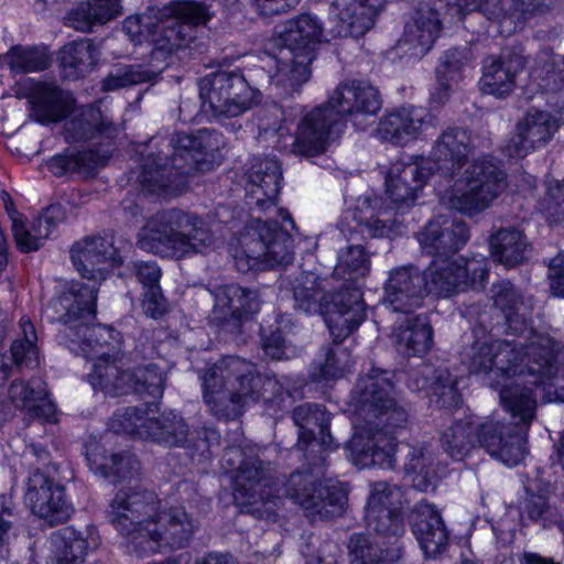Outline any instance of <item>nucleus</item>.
<instances>
[{"mask_svg":"<svg viewBox=\"0 0 564 564\" xmlns=\"http://www.w3.org/2000/svg\"><path fill=\"white\" fill-rule=\"evenodd\" d=\"M524 67L523 58L516 54L489 57L480 79L481 90L497 97L509 95L517 74Z\"/></svg>","mask_w":564,"mask_h":564,"instance_id":"c03bdc74","label":"nucleus"},{"mask_svg":"<svg viewBox=\"0 0 564 564\" xmlns=\"http://www.w3.org/2000/svg\"><path fill=\"white\" fill-rule=\"evenodd\" d=\"M250 267L274 269L286 267L294 260V242L288 229L276 220L252 219L241 238Z\"/></svg>","mask_w":564,"mask_h":564,"instance_id":"2eb2a0df","label":"nucleus"},{"mask_svg":"<svg viewBox=\"0 0 564 564\" xmlns=\"http://www.w3.org/2000/svg\"><path fill=\"white\" fill-rule=\"evenodd\" d=\"M406 506L404 491L398 485L384 480L370 484L367 510H404Z\"/></svg>","mask_w":564,"mask_h":564,"instance_id":"680f3d73","label":"nucleus"},{"mask_svg":"<svg viewBox=\"0 0 564 564\" xmlns=\"http://www.w3.org/2000/svg\"><path fill=\"white\" fill-rule=\"evenodd\" d=\"M335 25L329 28L332 37H358L375 24L383 8V0H332Z\"/></svg>","mask_w":564,"mask_h":564,"instance_id":"7c9ffc66","label":"nucleus"},{"mask_svg":"<svg viewBox=\"0 0 564 564\" xmlns=\"http://www.w3.org/2000/svg\"><path fill=\"white\" fill-rule=\"evenodd\" d=\"M9 398L32 419L50 422L55 415V404L50 400L46 383L41 378L13 380L9 387Z\"/></svg>","mask_w":564,"mask_h":564,"instance_id":"ea45409f","label":"nucleus"},{"mask_svg":"<svg viewBox=\"0 0 564 564\" xmlns=\"http://www.w3.org/2000/svg\"><path fill=\"white\" fill-rule=\"evenodd\" d=\"M153 73L140 65H122L112 69L102 80V89L107 91L127 88L149 82Z\"/></svg>","mask_w":564,"mask_h":564,"instance_id":"69168bd1","label":"nucleus"},{"mask_svg":"<svg viewBox=\"0 0 564 564\" xmlns=\"http://www.w3.org/2000/svg\"><path fill=\"white\" fill-rule=\"evenodd\" d=\"M412 530L427 557L442 553L448 543L444 521L433 505L419 502L412 513Z\"/></svg>","mask_w":564,"mask_h":564,"instance_id":"4c0bfd02","label":"nucleus"},{"mask_svg":"<svg viewBox=\"0 0 564 564\" xmlns=\"http://www.w3.org/2000/svg\"><path fill=\"white\" fill-rule=\"evenodd\" d=\"M416 239L422 250L434 258H451L469 240V229L462 219L438 216L416 234Z\"/></svg>","mask_w":564,"mask_h":564,"instance_id":"bb28decb","label":"nucleus"},{"mask_svg":"<svg viewBox=\"0 0 564 564\" xmlns=\"http://www.w3.org/2000/svg\"><path fill=\"white\" fill-rule=\"evenodd\" d=\"M328 105L335 108L340 119L348 116L358 124L359 117L377 115L381 100L378 89L371 84L352 79L337 85L328 97Z\"/></svg>","mask_w":564,"mask_h":564,"instance_id":"c756f323","label":"nucleus"},{"mask_svg":"<svg viewBox=\"0 0 564 564\" xmlns=\"http://www.w3.org/2000/svg\"><path fill=\"white\" fill-rule=\"evenodd\" d=\"M328 30L324 29L316 15L299 14L284 23V29L279 37L281 48L289 50L304 59L314 61L319 45L334 39Z\"/></svg>","mask_w":564,"mask_h":564,"instance_id":"c85d7f7f","label":"nucleus"},{"mask_svg":"<svg viewBox=\"0 0 564 564\" xmlns=\"http://www.w3.org/2000/svg\"><path fill=\"white\" fill-rule=\"evenodd\" d=\"M426 115L416 108H400L381 118L376 129L377 137L394 145H405L416 139Z\"/></svg>","mask_w":564,"mask_h":564,"instance_id":"37998d69","label":"nucleus"},{"mask_svg":"<svg viewBox=\"0 0 564 564\" xmlns=\"http://www.w3.org/2000/svg\"><path fill=\"white\" fill-rule=\"evenodd\" d=\"M401 452L405 455L404 470L412 475L413 488L419 491H429L436 486L437 475L433 462L422 447L403 445Z\"/></svg>","mask_w":564,"mask_h":564,"instance_id":"5fc2aeb1","label":"nucleus"},{"mask_svg":"<svg viewBox=\"0 0 564 564\" xmlns=\"http://www.w3.org/2000/svg\"><path fill=\"white\" fill-rule=\"evenodd\" d=\"M400 221L394 210L376 195L359 196L354 209L345 213L340 228L348 239L360 230L369 238L389 237L399 228Z\"/></svg>","mask_w":564,"mask_h":564,"instance_id":"6ab92c4d","label":"nucleus"},{"mask_svg":"<svg viewBox=\"0 0 564 564\" xmlns=\"http://www.w3.org/2000/svg\"><path fill=\"white\" fill-rule=\"evenodd\" d=\"M22 339H15L11 345V355L18 367H33L37 364V350L35 347L36 333L30 319H21Z\"/></svg>","mask_w":564,"mask_h":564,"instance_id":"0e129e2a","label":"nucleus"},{"mask_svg":"<svg viewBox=\"0 0 564 564\" xmlns=\"http://www.w3.org/2000/svg\"><path fill=\"white\" fill-rule=\"evenodd\" d=\"M292 416L300 429L296 444L299 451L307 454L313 442H318L322 445L323 454L333 448V437L328 431L330 416L324 405L301 404L293 410Z\"/></svg>","mask_w":564,"mask_h":564,"instance_id":"f704fd0d","label":"nucleus"},{"mask_svg":"<svg viewBox=\"0 0 564 564\" xmlns=\"http://www.w3.org/2000/svg\"><path fill=\"white\" fill-rule=\"evenodd\" d=\"M213 242L214 235L204 219L182 209L155 214L138 234L140 249L173 259L203 252Z\"/></svg>","mask_w":564,"mask_h":564,"instance_id":"1a4fd4ad","label":"nucleus"},{"mask_svg":"<svg viewBox=\"0 0 564 564\" xmlns=\"http://www.w3.org/2000/svg\"><path fill=\"white\" fill-rule=\"evenodd\" d=\"M31 104L32 116L40 122L59 121L70 113L65 123L67 141H84L95 135L113 138L119 132V128L99 108L85 106L73 109V96L54 84L35 83Z\"/></svg>","mask_w":564,"mask_h":564,"instance_id":"9d476101","label":"nucleus"},{"mask_svg":"<svg viewBox=\"0 0 564 564\" xmlns=\"http://www.w3.org/2000/svg\"><path fill=\"white\" fill-rule=\"evenodd\" d=\"M70 259L78 273L91 281L83 284L95 285L97 290L98 282L106 279L107 271L121 263L112 238L99 236L87 237L74 243L70 249Z\"/></svg>","mask_w":564,"mask_h":564,"instance_id":"4be33fe9","label":"nucleus"},{"mask_svg":"<svg viewBox=\"0 0 564 564\" xmlns=\"http://www.w3.org/2000/svg\"><path fill=\"white\" fill-rule=\"evenodd\" d=\"M397 350L405 357L423 356L433 345V329L425 315H406L393 330Z\"/></svg>","mask_w":564,"mask_h":564,"instance_id":"a18cd8bd","label":"nucleus"},{"mask_svg":"<svg viewBox=\"0 0 564 564\" xmlns=\"http://www.w3.org/2000/svg\"><path fill=\"white\" fill-rule=\"evenodd\" d=\"M203 398L210 413L219 420H235L249 400L261 395L263 386L273 384L263 378L257 366L238 356H224L200 375Z\"/></svg>","mask_w":564,"mask_h":564,"instance_id":"20e7f679","label":"nucleus"},{"mask_svg":"<svg viewBox=\"0 0 564 564\" xmlns=\"http://www.w3.org/2000/svg\"><path fill=\"white\" fill-rule=\"evenodd\" d=\"M87 460L90 470L111 480L112 482H137L140 463L129 452L108 455L99 444H93L87 452Z\"/></svg>","mask_w":564,"mask_h":564,"instance_id":"a19ab883","label":"nucleus"},{"mask_svg":"<svg viewBox=\"0 0 564 564\" xmlns=\"http://www.w3.org/2000/svg\"><path fill=\"white\" fill-rule=\"evenodd\" d=\"M345 366L338 357V351L326 348L319 360L313 365L311 376L315 381L334 380L343 376Z\"/></svg>","mask_w":564,"mask_h":564,"instance_id":"338daca9","label":"nucleus"},{"mask_svg":"<svg viewBox=\"0 0 564 564\" xmlns=\"http://www.w3.org/2000/svg\"><path fill=\"white\" fill-rule=\"evenodd\" d=\"M352 564H394L401 556V543L380 541L364 533H355L348 543Z\"/></svg>","mask_w":564,"mask_h":564,"instance_id":"49530a36","label":"nucleus"},{"mask_svg":"<svg viewBox=\"0 0 564 564\" xmlns=\"http://www.w3.org/2000/svg\"><path fill=\"white\" fill-rule=\"evenodd\" d=\"M208 8L194 1H176L170 9V17L156 25L153 36V55H170L188 47L196 39V26L210 19Z\"/></svg>","mask_w":564,"mask_h":564,"instance_id":"f3484780","label":"nucleus"},{"mask_svg":"<svg viewBox=\"0 0 564 564\" xmlns=\"http://www.w3.org/2000/svg\"><path fill=\"white\" fill-rule=\"evenodd\" d=\"M152 417L151 410L143 411L135 406L117 411L110 421V427L116 433H126L145 440L148 422Z\"/></svg>","mask_w":564,"mask_h":564,"instance_id":"e2e57ef3","label":"nucleus"},{"mask_svg":"<svg viewBox=\"0 0 564 564\" xmlns=\"http://www.w3.org/2000/svg\"><path fill=\"white\" fill-rule=\"evenodd\" d=\"M99 50L91 39H79L64 45L58 54L61 66L67 76H83L95 66Z\"/></svg>","mask_w":564,"mask_h":564,"instance_id":"603ef678","label":"nucleus"},{"mask_svg":"<svg viewBox=\"0 0 564 564\" xmlns=\"http://www.w3.org/2000/svg\"><path fill=\"white\" fill-rule=\"evenodd\" d=\"M145 432V440L167 448L182 447L197 462L209 459L212 447L219 444L217 431L207 427L189 431L184 419L174 411L152 413Z\"/></svg>","mask_w":564,"mask_h":564,"instance_id":"4468645a","label":"nucleus"},{"mask_svg":"<svg viewBox=\"0 0 564 564\" xmlns=\"http://www.w3.org/2000/svg\"><path fill=\"white\" fill-rule=\"evenodd\" d=\"M303 455L305 465L293 471L282 487L276 488L279 495L299 505L306 517L313 520L341 514L347 502V490L339 482L323 480L326 454L322 453V445L313 442L310 452Z\"/></svg>","mask_w":564,"mask_h":564,"instance_id":"6e6552de","label":"nucleus"},{"mask_svg":"<svg viewBox=\"0 0 564 564\" xmlns=\"http://www.w3.org/2000/svg\"><path fill=\"white\" fill-rule=\"evenodd\" d=\"M210 294L214 305L208 321L227 333H240L243 315L254 314L260 308L258 292L238 284L216 286Z\"/></svg>","mask_w":564,"mask_h":564,"instance_id":"aec40b11","label":"nucleus"},{"mask_svg":"<svg viewBox=\"0 0 564 564\" xmlns=\"http://www.w3.org/2000/svg\"><path fill=\"white\" fill-rule=\"evenodd\" d=\"M199 97L205 111L218 118H232L259 102V90L239 70H217L200 79Z\"/></svg>","mask_w":564,"mask_h":564,"instance_id":"f8f14e48","label":"nucleus"},{"mask_svg":"<svg viewBox=\"0 0 564 564\" xmlns=\"http://www.w3.org/2000/svg\"><path fill=\"white\" fill-rule=\"evenodd\" d=\"M334 107L326 104L315 107L300 121L292 144V153L312 158L324 153L327 149L333 129L340 122Z\"/></svg>","mask_w":564,"mask_h":564,"instance_id":"b1692460","label":"nucleus"},{"mask_svg":"<svg viewBox=\"0 0 564 564\" xmlns=\"http://www.w3.org/2000/svg\"><path fill=\"white\" fill-rule=\"evenodd\" d=\"M404 510H367L365 519L368 529L377 534V539L384 540L387 543L397 542L403 535L404 529Z\"/></svg>","mask_w":564,"mask_h":564,"instance_id":"13d9d810","label":"nucleus"},{"mask_svg":"<svg viewBox=\"0 0 564 564\" xmlns=\"http://www.w3.org/2000/svg\"><path fill=\"white\" fill-rule=\"evenodd\" d=\"M159 500L137 485L120 489L111 500L107 517L112 527L132 545L137 553L149 522L155 516Z\"/></svg>","mask_w":564,"mask_h":564,"instance_id":"dca6fc26","label":"nucleus"},{"mask_svg":"<svg viewBox=\"0 0 564 564\" xmlns=\"http://www.w3.org/2000/svg\"><path fill=\"white\" fill-rule=\"evenodd\" d=\"M99 544L100 538L94 525L82 530L66 527L52 534L37 564H83L88 552Z\"/></svg>","mask_w":564,"mask_h":564,"instance_id":"5701e85b","label":"nucleus"},{"mask_svg":"<svg viewBox=\"0 0 564 564\" xmlns=\"http://www.w3.org/2000/svg\"><path fill=\"white\" fill-rule=\"evenodd\" d=\"M459 11L481 12L488 20L500 21L506 17L502 0H457Z\"/></svg>","mask_w":564,"mask_h":564,"instance_id":"774afa93","label":"nucleus"},{"mask_svg":"<svg viewBox=\"0 0 564 564\" xmlns=\"http://www.w3.org/2000/svg\"><path fill=\"white\" fill-rule=\"evenodd\" d=\"M59 208L50 207L42 214L33 224L32 242L25 243V236H28V228L21 219H14L12 226V234L18 249L21 252H32L39 250L43 246V240L47 239L56 226V220L59 216Z\"/></svg>","mask_w":564,"mask_h":564,"instance_id":"864d4df0","label":"nucleus"},{"mask_svg":"<svg viewBox=\"0 0 564 564\" xmlns=\"http://www.w3.org/2000/svg\"><path fill=\"white\" fill-rule=\"evenodd\" d=\"M393 377L392 372L380 368H371L359 377L350 394L354 425L373 420L392 426L406 425L409 411L395 398Z\"/></svg>","mask_w":564,"mask_h":564,"instance_id":"9b49d317","label":"nucleus"},{"mask_svg":"<svg viewBox=\"0 0 564 564\" xmlns=\"http://www.w3.org/2000/svg\"><path fill=\"white\" fill-rule=\"evenodd\" d=\"M369 270L370 259L365 248L360 245H351L340 250L333 275L345 281L339 290L358 288L361 291L357 283L368 274Z\"/></svg>","mask_w":564,"mask_h":564,"instance_id":"3c124183","label":"nucleus"},{"mask_svg":"<svg viewBox=\"0 0 564 564\" xmlns=\"http://www.w3.org/2000/svg\"><path fill=\"white\" fill-rule=\"evenodd\" d=\"M563 348L550 334L531 332L524 341L476 340L462 352V360L470 373L487 377L492 388L498 387L496 379H513L502 384L500 402L527 429L535 417V389L542 386L549 402H564V369L558 367Z\"/></svg>","mask_w":564,"mask_h":564,"instance_id":"f257e3e1","label":"nucleus"},{"mask_svg":"<svg viewBox=\"0 0 564 564\" xmlns=\"http://www.w3.org/2000/svg\"><path fill=\"white\" fill-rule=\"evenodd\" d=\"M314 272H302L292 286L295 308L306 314H319L335 341L350 335L366 318V304L358 288L338 290L332 296Z\"/></svg>","mask_w":564,"mask_h":564,"instance_id":"0eeeda50","label":"nucleus"},{"mask_svg":"<svg viewBox=\"0 0 564 564\" xmlns=\"http://www.w3.org/2000/svg\"><path fill=\"white\" fill-rule=\"evenodd\" d=\"M0 64H6L13 73L44 70L50 65V57L35 47L14 46L0 56Z\"/></svg>","mask_w":564,"mask_h":564,"instance_id":"052dcab7","label":"nucleus"},{"mask_svg":"<svg viewBox=\"0 0 564 564\" xmlns=\"http://www.w3.org/2000/svg\"><path fill=\"white\" fill-rule=\"evenodd\" d=\"M446 6L445 0H422L413 18L404 26L398 41L399 50L415 58L424 56L440 34L441 12Z\"/></svg>","mask_w":564,"mask_h":564,"instance_id":"412c9836","label":"nucleus"},{"mask_svg":"<svg viewBox=\"0 0 564 564\" xmlns=\"http://www.w3.org/2000/svg\"><path fill=\"white\" fill-rule=\"evenodd\" d=\"M221 466L231 473L232 496L242 512L257 518H270L281 502L276 490L274 469L260 457L256 446H229L225 449Z\"/></svg>","mask_w":564,"mask_h":564,"instance_id":"423d86ee","label":"nucleus"},{"mask_svg":"<svg viewBox=\"0 0 564 564\" xmlns=\"http://www.w3.org/2000/svg\"><path fill=\"white\" fill-rule=\"evenodd\" d=\"M355 425L360 431L352 438V448L361 458L382 468H393L398 444L394 430L403 426H392L384 421L373 420Z\"/></svg>","mask_w":564,"mask_h":564,"instance_id":"393cba45","label":"nucleus"},{"mask_svg":"<svg viewBox=\"0 0 564 564\" xmlns=\"http://www.w3.org/2000/svg\"><path fill=\"white\" fill-rule=\"evenodd\" d=\"M97 289L82 282L68 283L63 292L53 299L46 308L57 316H48L50 321H58L64 328L59 330V339L74 354H83L86 358L112 357L116 332L90 322L96 315Z\"/></svg>","mask_w":564,"mask_h":564,"instance_id":"7ed1b4c3","label":"nucleus"},{"mask_svg":"<svg viewBox=\"0 0 564 564\" xmlns=\"http://www.w3.org/2000/svg\"><path fill=\"white\" fill-rule=\"evenodd\" d=\"M490 253L495 261L505 267L522 263L530 251L525 235L516 228H501L490 236Z\"/></svg>","mask_w":564,"mask_h":564,"instance_id":"09e8293b","label":"nucleus"},{"mask_svg":"<svg viewBox=\"0 0 564 564\" xmlns=\"http://www.w3.org/2000/svg\"><path fill=\"white\" fill-rule=\"evenodd\" d=\"M25 497L32 512L51 525L66 522L73 513V506L65 497L64 487L39 470L29 478Z\"/></svg>","mask_w":564,"mask_h":564,"instance_id":"a878e982","label":"nucleus"},{"mask_svg":"<svg viewBox=\"0 0 564 564\" xmlns=\"http://www.w3.org/2000/svg\"><path fill=\"white\" fill-rule=\"evenodd\" d=\"M206 131L198 137L176 133L161 144L158 152H149L139 174V182L151 194L178 195L187 178L203 169Z\"/></svg>","mask_w":564,"mask_h":564,"instance_id":"39448f33","label":"nucleus"},{"mask_svg":"<svg viewBox=\"0 0 564 564\" xmlns=\"http://www.w3.org/2000/svg\"><path fill=\"white\" fill-rule=\"evenodd\" d=\"M274 65L269 69L270 85L280 97H291L299 93L311 77L313 61L299 57L289 50L279 48L273 57Z\"/></svg>","mask_w":564,"mask_h":564,"instance_id":"e433bc0d","label":"nucleus"},{"mask_svg":"<svg viewBox=\"0 0 564 564\" xmlns=\"http://www.w3.org/2000/svg\"><path fill=\"white\" fill-rule=\"evenodd\" d=\"M248 198L249 204L260 210H265L275 205L280 193L282 169L279 161L263 159L254 163L249 174Z\"/></svg>","mask_w":564,"mask_h":564,"instance_id":"79ce46f5","label":"nucleus"},{"mask_svg":"<svg viewBox=\"0 0 564 564\" xmlns=\"http://www.w3.org/2000/svg\"><path fill=\"white\" fill-rule=\"evenodd\" d=\"M476 437L481 447L508 466L518 465L525 455V442L510 426L499 422H487L478 426Z\"/></svg>","mask_w":564,"mask_h":564,"instance_id":"72a5a7b5","label":"nucleus"},{"mask_svg":"<svg viewBox=\"0 0 564 564\" xmlns=\"http://www.w3.org/2000/svg\"><path fill=\"white\" fill-rule=\"evenodd\" d=\"M494 305L501 311L505 316L507 328L520 334L527 328V321L522 310L524 303L521 294L509 281H501L492 285Z\"/></svg>","mask_w":564,"mask_h":564,"instance_id":"8fccbe9b","label":"nucleus"},{"mask_svg":"<svg viewBox=\"0 0 564 564\" xmlns=\"http://www.w3.org/2000/svg\"><path fill=\"white\" fill-rule=\"evenodd\" d=\"M131 378L127 358L119 352L109 358L95 360L88 375V381L94 390H99L110 397L131 393Z\"/></svg>","mask_w":564,"mask_h":564,"instance_id":"58836bf2","label":"nucleus"},{"mask_svg":"<svg viewBox=\"0 0 564 564\" xmlns=\"http://www.w3.org/2000/svg\"><path fill=\"white\" fill-rule=\"evenodd\" d=\"M521 517L527 516L529 520L540 523L543 528L558 524L563 521L562 514L550 503L545 492H533L527 489V496L520 507Z\"/></svg>","mask_w":564,"mask_h":564,"instance_id":"bf43d9fd","label":"nucleus"},{"mask_svg":"<svg viewBox=\"0 0 564 564\" xmlns=\"http://www.w3.org/2000/svg\"><path fill=\"white\" fill-rule=\"evenodd\" d=\"M474 148L469 130L448 127L434 141L430 152L432 170L445 177L458 176L442 194L441 203L468 216L489 208L508 187L506 171L492 158L481 156L467 163Z\"/></svg>","mask_w":564,"mask_h":564,"instance_id":"f03ea898","label":"nucleus"},{"mask_svg":"<svg viewBox=\"0 0 564 564\" xmlns=\"http://www.w3.org/2000/svg\"><path fill=\"white\" fill-rule=\"evenodd\" d=\"M560 127L558 120L549 111L532 108L516 124L507 144L510 156L523 158L529 152L547 144Z\"/></svg>","mask_w":564,"mask_h":564,"instance_id":"cd10ccee","label":"nucleus"},{"mask_svg":"<svg viewBox=\"0 0 564 564\" xmlns=\"http://www.w3.org/2000/svg\"><path fill=\"white\" fill-rule=\"evenodd\" d=\"M478 425L471 422L458 421L442 435L441 443L444 452L453 459L463 460L476 448Z\"/></svg>","mask_w":564,"mask_h":564,"instance_id":"4d7b16f0","label":"nucleus"},{"mask_svg":"<svg viewBox=\"0 0 564 564\" xmlns=\"http://www.w3.org/2000/svg\"><path fill=\"white\" fill-rule=\"evenodd\" d=\"M408 386L413 391H424L435 397L442 408L453 406L458 402L456 381L447 368L422 364L409 372Z\"/></svg>","mask_w":564,"mask_h":564,"instance_id":"c9c22d12","label":"nucleus"},{"mask_svg":"<svg viewBox=\"0 0 564 564\" xmlns=\"http://www.w3.org/2000/svg\"><path fill=\"white\" fill-rule=\"evenodd\" d=\"M488 263L485 258H434L422 272L427 294L449 297L468 290H482L488 280Z\"/></svg>","mask_w":564,"mask_h":564,"instance_id":"ddd939ff","label":"nucleus"},{"mask_svg":"<svg viewBox=\"0 0 564 564\" xmlns=\"http://www.w3.org/2000/svg\"><path fill=\"white\" fill-rule=\"evenodd\" d=\"M122 14L121 0H85L72 9L65 20L76 31L90 32Z\"/></svg>","mask_w":564,"mask_h":564,"instance_id":"de8ad7c7","label":"nucleus"},{"mask_svg":"<svg viewBox=\"0 0 564 564\" xmlns=\"http://www.w3.org/2000/svg\"><path fill=\"white\" fill-rule=\"evenodd\" d=\"M167 371L154 362L130 368L131 393L161 399L167 383Z\"/></svg>","mask_w":564,"mask_h":564,"instance_id":"6e6d98bb","label":"nucleus"},{"mask_svg":"<svg viewBox=\"0 0 564 564\" xmlns=\"http://www.w3.org/2000/svg\"><path fill=\"white\" fill-rule=\"evenodd\" d=\"M427 294L424 276L413 265L398 267L389 272L384 284V301L394 312L405 315L420 307L424 295Z\"/></svg>","mask_w":564,"mask_h":564,"instance_id":"2f4dec72","label":"nucleus"},{"mask_svg":"<svg viewBox=\"0 0 564 564\" xmlns=\"http://www.w3.org/2000/svg\"><path fill=\"white\" fill-rule=\"evenodd\" d=\"M196 530L195 520L182 506L160 509V503L137 551L139 556L150 555L161 549L180 550L187 546Z\"/></svg>","mask_w":564,"mask_h":564,"instance_id":"a211bd4d","label":"nucleus"},{"mask_svg":"<svg viewBox=\"0 0 564 564\" xmlns=\"http://www.w3.org/2000/svg\"><path fill=\"white\" fill-rule=\"evenodd\" d=\"M432 175V166L397 161L386 174V192L395 204H412Z\"/></svg>","mask_w":564,"mask_h":564,"instance_id":"473e14b6","label":"nucleus"}]
</instances>
